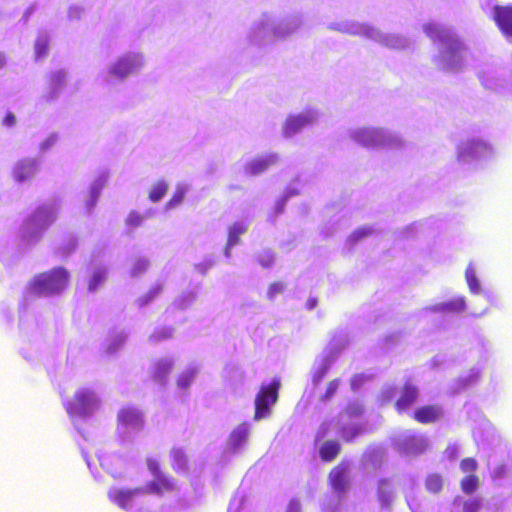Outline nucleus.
<instances>
[{
  "instance_id": "1",
  "label": "nucleus",
  "mask_w": 512,
  "mask_h": 512,
  "mask_svg": "<svg viewBox=\"0 0 512 512\" xmlns=\"http://www.w3.org/2000/svg\"><path fill=\"white\" fill-rule=\"evenodd\" d=\"M69 281V271L58 266L36 274L29 283V289L35 295H55L63 292Z\"/></svg>"
},
{
  "instance_id": "2",
  "label": "nucleus",
  "mask_w": 512,
  "mask_h": 512,
  "mask_svg": "<svg viewBox=\"0 0 512 512\" xmlns=\"http://www.w3.org/2000/svg\"><path fill=\"white\" fill-rule=\"evenodd\" d=\"M280 381L274 379L270 384L260 387L255 397L254 419L261 420L268 417L271 413L270 407L278 400Z\"/></svg>"
},
{
  "instance_id": "3",
  "label": "nucleus",
  "mask_w": 512,
  "mask_h": 512,
  "mask_svg": "<svg viewBox=\"0 0 512 512\" xmlns=\"http://www.w3.org/2000/svg\"><path fill=\"white\" fill-rule=\"evenodd\" d=\"M328 484L338 494H344L349 488V462L341 460L328 473Z\"/></svg>"
},
{
  "instance_id": "4",
  "label": "nucleus",
  "mask_w": 512,
  "mask_h": 512,
  "mask_svg": "<svg viewBox=\"0 0 512 512\" xmlns=\"http://www.w3.org/2000/svg\"><path fill=\"white\" fill-rule=\"evenodd\" d=\"M443 417V407L438 403L421 405L411 414V418L415 422L423 425L438 423Z\"/></svg>"
},
{
  "instance_id": "5",
  "label": "nucleus",
  "mask_w": 512,
  "mask_h": 512,
  "mask_svg": "<svg viewBox=\"0 0 512 512\" xmlns=\"http://www.w3.org/2000/svg\"><path fill=\"white\" fill-rule=\"evenodd\" d=\"M93 401V393L89 390H78L73 399L66 405V410L71 417L87 415L91 403Z\"/></svg>"
},
{
  "instance_id": "6",
  "label": "nucleus",
  "mask_w": 512,
  "mask_h": 512,
  "mask_svg": "<svg viewBox=\"0 0 512 512\" xmlns=\"http://www.w3.org/2000/svg\"><path fill=\"white\" fill-rule=\"evenodd\" d=\"M143 65L144 61L140 55H125L118 59L110 73L116 77L124 78L136 72Z\"/></svg>"
},
{
  "instance_id": "7",
  "label": "nucleus",
  "mask_w": 512,
  "mask_h": 512,
  "mask_svg": "<svg viewBox=\"0 0 512 512\" xmlns=\"http://www.w3.org/2000/svg\"><path fill=\"white\" fill-rule=\"evenodd\" d=\"M492 19L506 38H512V4L495 5Z\"/></svg>"
},
{
  "instance_id": "8",
  "label": "nucleus",
  "mask_w": 512,
  "mask_h": 512,
  "mask_svg": "<svg viewBox=\"0 0 512 512\" xmlns=\"http://www.w3.org/2000/svg\"><path fill=\"white\" fill-rule=\"evenodd\" d=\"M176 490V484L172 477L167 475H161L153 478V480L147 482L143 492L153 494L157 496H163L167 493H172Z\"/></svg>"
},
{
  "instance_id": "9",
  "label": "nucleus",
  "mask_w": 512,
  "mask_h": 512,
  "mask_svg": "<svg viewBox=\"0 0 512 512\" xmlns=\"http://www.w3.org/2000/svg\"><path fill=\"white\" fill-rule=\"evenodd\" d=\"M419 396L420 391L418 387L406 382L401 389L399 398L395 402V409L398 413L406 412L418 401Z\"/></svg>"
},
{
  "instance_id": "10",
  "label": "nucleus",
  "mask_w": 512,
  "mask_h": 512,
  "mask_svg": "<svg viewBox=\"0 0 512 512\" xmlns=\"http://www.w3.org/2000/svg\"><path fill=\"white\" fill-rule=\"evenodd\" d=\"M143 492V488L135 489H117L113 488L108 491V498L122 509H129L132 506L136 495Z\"/></svg>"
},
{
  "instance_id": "11",
  "label": "nucleus",
  "mask_w": 512,
  "mask_h": 512,
  "mask_svg": "<svg viewBox=\"0 0 512 512\" xmlns=\"http://www.w3.org/2000/svg\"><path fill=\"white\" fill-rule=\"evenodd\" d=\"M38 171V162L36 159H22L16 163L13 168V178L22 183L31 180Z\"/></svg>"
},
{
  "instance_id": "12",
  "label": "nucleus",
  "mask_w": 512,
  "mask_h": 512,
  "mask_svg": "<svg viewBox=\"0 0 512 512\" xmlns=\"http://www.w3.org/2000/svg\"><path fill=\"white\" fill-rule=\"evenodd\" d=\"M313 120L314 117L310 114H298L289 116L283 125V133L285 136H292L303 129L305 126L311 124Z\"/></svg>"
},
{
  "instance_id": "13",
  "label": "nucleus",
  "mask_w": 512,
  "mask_h": 512,
  "mask_svg": "<svg viewBox=\"0 0 512 512\" xmlns=\"http://www.w3.org/2000/svg\"><path fill=\"white\" fill-rule=\"evenodd\" d=\"M424 32L433 41H438L443 44H457L458 40L454 35L447 29L435 23H428L424 25Z\"/></svg>"
},
{
  "instance_id": "14",
  "label": "nucleus",
  "mask_w": 512,
  "mask_h": 512,
  "mask_svg": "<svg viewBox=\"0 0 512 512\" xmlns=\"http://www.w3.org/2000/svg\"><path fill=\"white\" fill-rule=\"evenodd\" d=\"M118 421L123 426L141 429L144 425L142 413L136 408L124 407L118 412Z\"/></svg>"
},
{
  "instance_id": "15",
  "label": "nucleus",
  "mask_w": 512,
  "mask_h": 512,
  "mask_svg": "<svg viewBox=\"0 0 512 512\" xmlns=\"http://www.w3.org/2000/svg\"><path fill=\"white\" fill-rule=\"evenodd\" d=\"M278 161L279 157L277 154H268L251 161L247 166V170L251 175H258L269 167L276 165Z\"/></svg>"
},
{
  "instance_id": "16",
  "label": "nucleus",
  "mask_w": 512,
  "mask_h": 512,
  "mask_svg": "<svg viewBox=\"0 0 512 512\" xmlns=\"http://www.w3.org/2000/svg\"><path fill=\"white\" fill-rule=\"evenodd\" d=\"M249 437V427L246 423L239 424L229 435L228 445L233 451L241 448Z\"/></svg>"
},
{
  "instance_id": "17",
  "label": "nucleus",
  "mask_w": 512,
  "mask_h": 512,
  "mask_svg": "<svg viewBox=\"0 0 512 512\" xmlns=\"http://www.w3.org/2000/svg\"><path fill=\"white\" fill-rule=\"evenodd\" d=\"M341 450L339 442L333 439L327 440L321 445L319 456L323 462L330 463L339 456Z\"/></svg>"
},
{
  "instance_id": "18",
  "label": "nucleus",
  "mask_w": 512,
  "mask_h": 512,
  "mask_svg": "<svg viewBox=\"0 0 512 512\" xmlns=\"http://www.w3.org/2000/svg\"><path fill=\"white\" fill-rule=\"evenodd\" d=\"M66 84V73L63 70L51 72L46 79L49 94L53 97L58 94Z\"/></svg>"
},
{
  "instance_id": "19",
  "label": "nucleus",
  "mask_w": 512,
  "mask_h": 512,
  "mask_svg": "<svg viewBox=\"0 0 512 512\" xmlns=\"http://www.w3.org/2000/svg\"><path fill=\"white\" fill-rule=\"evenodd\" d=\"M247 226L241 222L233 223L228 229V239L226 244V255H229V250L240 242V237L246 233Z\"/></svg>"
},
{
  "instance_id": "20",
  "label": "nucleus",
  "mask_w": 512,
  "mask_h": 512,
  "mask_svg": "<svg viewBox=\"0 0 512 512\" xmlns=\"http://www.w3.org/2000/svg\"><path fill=\"white\" fill-rule=\"evenodd\" d=\"M33 219L38 223L48 225L56 219V211L52 206H39L33 214Z\"/></svg>"
},
{
  "instance_id": "21",
  "label": "nucleus",
  "mask_w": 512,
  "mask_h": 512,
  "mask_svg": "<svg viewBox=\"0 0 512 512\" xmlns=\"http://www.w3.org/2000/svg\"><path fill=\"white\" fill-rule=\"evenodd\" d=\"M171 456V466L174 471H184L187 469V456L183 449L181 448H172L170 451Z\"/></svg>"
},
{
  "instance_id": "22",
  "label": "nucleus",
  "mask_w": 512,
  "mask_h": 512,
  "mask_svg": "<svg viewBox=\"0 0 512 512\" xmlns=\"http://www.w3.org/2000/svg\"><path fill=\"white\" fill-rule=\"evenodd\" d=\"M163 289L164 285L162 283L152 285L146 293L138 298V304L140 306L149 304L163 292Z\"/></svg>"
},
{
  "instance_id": "23",
  "label": "nucleus",
  "mask_w": 512,
  "mask_h": 512,
  "mask_svg": "<svg viewBox=\"0 0 512 512\" xmlns=\"http://www.w3.org/2000/svg\"><path fill=\"white\" fill-rule=\"evenodd\" d=\"M169 185L164 180L157 181L149 192V199L156 203L159 202L168 192Z\"/></svg>"
},
{
  "instance_id": "24",
  "label": "nucleus",
  "mask_w": 512,
  "mask_h": 512,
  "mask_svg": "<svg viewBox=\"0 0 512 512\" xmlns=\"http://www.w3.org/2000/svg\"><path fill=\"white\" fill-rule=\"evenodd\" d=\"M50 47L49 38L47 35H39L36 38L34 51L36 59L45 58L48 55Z\"/></svg>"
},
{
  "instance_id": "25",
  "label": "nucleus",
  "mask_w": 512,
  "mask_h": 512,
  "mask_svg": "<svg viewBox=\"0 0 512 512\" xmlns=\"http://www.w3.org/2000/svg\"><path fill=\"white\" fill-rule=\"evenodd\" d=\"M460 487L463 493L467 495L473 494L479 487V478L475 474L465 476L461 482Z\"/></svg>"
},
{
  "instance_id": "26",
  "label": "nucleus",
  "mask_w": 512,
  "mask_h": 512,
  "mask_svg": "<svg viewBox=\"0 0 512 512\" xmlns=\"http://www.w3.org/2000/svg\"><path fill=\"white\" fill-rule=\"evenodd\" d=\"M426 489L433 494H438L443 489V478L439 474H430L425 480Z\"/></svg>"
},
{
  "instance_id": "27",
  "label": "nucleus",
  "mask_w": 512,
  "mask_h": 512,
  "mask_svg": "<svg viewBox=\"0 0 512 512\" xmlns=\"http://www.w3.org/2000/svg\"><path fill=\"white\" fill-rule=\"evenodd\" d=\"M107 273L104 268H98L96 269L89 282H88V290L89 291H95L97 290L106 280Z\"/></svg>"
},
{
  "instance_id": "28",
  "label": "nucleus",
  "mask_w": 512,
  "mask_h": 512,
  "mask_svg": "<svg viewBox=\"0 0 512 512\" xmlns=\"http://www.w3.org/2000/svg\"><path fill=\"white\" fill-rule=\"evenodd\" d=\"M362 433V428L359 425L343 426L340 429L341 439L346 443H351L354 439Z\"/></svg>"
},
{
  "instance_id": "29",
  "label": "nucleus",
  "mask_w": 512,
  "mask_h": 512,
  "mask_svg": "<svg viewBox=\"0 0 512 512\" xmlns=\"http://www.w3.org/2000/svg\"><path fill=\"white\" fill-rule=\"evenodd\" d=\"M465 278L471 292L477 294L480 291V283L473 269L467 268L465 271Z\"/></svg>"
},
{
  "instance_id": "30",
  "label": "nucleus",
  "mask_w": 512,
  "mask_h": 512,
  "mask_svg": "<svg viewBox=\"0 0 512 512\" xmlns=\"http://www.w3.org/2000/svg\"><path fill=\"white\" fill-rule=\"evenodd\" d=\"M172 362L170 361H159L154 367V377L157 379H163L165 375L171 370Z\"/></svg>"
},
{
  "instance_id": "31",
  "label": "nucleus",
  "mask_w": 512,
  "mask_h": 512,
  "mask_svg": "<svg viewBox=\"0 0 512 512\" xmlns=\"http://www.w3.org/2000/svg\"><path fill=\"white\" fill-rule=\"evenodd\" d=\"M478 468L477 461L472 457H467L461 460L460 462V469L463 473H470L474 474Z\"/></svg>"
},
{
  "instance_id": "32",
  "label": "nucleus",
  "mask_w": 512,
  "mask_h": 512,
  "mask_svg": "<svg viewBox=\"0 0 512 512\" xmlns=\"http://www.w3.org/2000/svg\"><path fill=\"white\" fill-rule=\"evenodd\" d=\"M339 385H340V380L339 379L331 380L327 384L326 390H325L324 394L321 396V400L322 401H327L330 398H332L336 394V392H337V390L339 388Z\"/></svg>"
},
{
  "instance_id": "33",
  "label": "nucleus",
  "mask_w": 512,
  "mask_h": 512,
  "mask_svg": "<svg viewBox=\"0 0 512 512\" xmlns=\"http://www.w3.org/2000/svg\"><path fill=\"white\" fill-rule=\"evenodd\" d=\"M330 368L329 363H324L321 366H319L317 369L313 371L312 374V381L314 384L320 383L324 377L327 375Z\"/></svg>"
},
{
  "instance_id": "34",
  "label": "nucleus",
  "mask_w": 512,
  "mask_h": 512,
  "mask_svg": "<svg viewBox=\"0 0 512 512\" xmlns=\"http://www.w3.org/2000/svg\"><path fill=\"white\" fill-rule=\"evenodd\" d=\"M172 335H173L172 328H160V329L155 330L151 334L150 338L152 341L158 342V341H161L164 339L171 338Z\"/></svg>"
},
{
  "instance_id": "35",
  "label": "nucleus",
  "mask_w": 512,
  "mask_h": 512,
  "mask_svg": "<svg viewBox=\"0 0 512 512\" xmlns=\"http://www.w3.org/2000/svg\"><path fill=\"white\" fill-rule=\"evenodd\" d=\"M185 197V191L183 189H178L174 192L171 199L166 203V207L171 209L181 204Z\"/></svg>"
},
{
  "instance_id": "36",
  "label": "nucleus",
  "mask_w": 512,
  "mask_h": 512,
  "mask_svg": "<svg viewBox=\"0 0 512 512\" xmlns=\"http://www.w3.org/2000/svg\"><path fill=\"white\" fill-rule=\"evenodd\" d=\"M146 465L150 472V474L155 478L161 475H164V473L161 472L160 464L159 462L154 458H147L146 459Z\"/></svg>"
},
{
  "instance_id": "37",
  "label": "nucleus",
  "mask_w": 512,
  "mask_h": 512,
  "mask_svg": "<svg viewBox=\"0 0 512 512\" xmlns=\"http://www.w3.org/2000/svg\"><path fill=\"white\" fill-rule=\"evenodd\" d=\"M144 216L138 212L132 211L126 219V224L130 227H138L142 224Z\"/></svg>"
},
{
  "instance_id": "38",
  "label": "nucleus",
  "mask_w": 512,
  "mask_h": 512,
  "mask_svg": "<svg viewBox=\"0 0 512 512\" xmlns=\"http://www.w3.org/2000/svg\"><path fill=\"white\" fill-rule=\"evenodd\" d=\"M285 289V285L282 282H273L270 284L267 295L270 299H273L278 294L282 293Z\"/></svg>"
},
{
  "instance_id": "39",
  "label": "nucleus",
  "mask_w": 512,
  "mask_h": 512,
  "mask_svg": "<svg viewBox=\"0 0 512 512\" xmlns=\"http://www.w3.org/2000/svg\"><path fill=\"white\" fill-rule=\"evenodd\" d=\"M363 413L362 405L358 403H350L345 409V414L348 417L360 416Z\"/></svg>"
},
{
  "instance_id": "40",
  "label": "nucleus",
  "mask_w": 512,
  "mask_h": 512,
  "mask_svg": "<svg viewBox=\"0 0 512 512\" xmlns=\"http://www.w3.org/2000/svg\"><path fill=\"white\" fill-rule=\"evenodd\" d=\"M481 508V502L478 499L468 500L463 505L464 512H478Z\"/></svg>"
},
{
  "instance_id": "41",
  "label": "nucleus",
  "mask_w": 512,
  "mask_h": 512,
  "mask_svg": "<svg viewBox=\"0 0 512 512\" xmlns=\"http://www.w3.org/2000/svg\"><path fill=\"white\" fill-rule=\"evenodd\" d=\"M506 473H507L506 465L501 464L494 469V471L492 473V478L500 479V478L504 477L506 475Z\"/></svg>"
},
{
  "instance_id": "42",
  "label": "nucleus",
  "mask_w": 512,
  "mask_h": 512,
  "mask_svg": "<svg viewBox=\"0 0 512 512\" xmlns=\"http://www.w3.org/2000/svg\"><path fill=\"white\" fill-rule=\"evenodd\" d=\"M2 124L6 127H12L16 124V117L12 112H7L2 120Z\"/></svg>"
},
{
  "instance_id": "43",
  "label": "nucleus",
  "mask_w": 512,
  "mask_h": 512,
  "mask_svg": "<svg viewBox=\"0 0 512 512\" xmlns=\"http://www.w3.org/2000/svg\"><path fill=\"white\" fill-rule=\"evenodd\" d=\"M148 266H149L148 260H139L136 262V264L134 266V270L137 272H142V271H145Z\"/></svg>"
},
{
  "instance_id": "44",
  "label": "nucleus",
  "mask_w": 512,
  "mask_h": 512,
  "mask_svg": "<svg viewBox=\"0 0 512 512\" xmlns=\"http://www.w3.org/2000/svg\"><path fill=\"white\" fill-rule=\"evenodd\" d=\"M410 442H417L418 445H419V449L417 450L418 452H424L428 446L427 442L423 439H418L416 437H412L410 438L409 440Z\"/></svg>"
},
{
  "instance_id": "45",
  "label": "nucleus",
  "mask_w": 512,
  "mask_h": 512,
  "mask_svg": "<svg viewBox=\"0 0 512 512\" xmlns=\"http://www.w3.org/2000/svg\"><path fill=\"white\" fill-rule=\"evenodd\" d=\"M371 233L369 229H359L353 233V237L355 240H359L361 238H364L368 236Z\"/></svg>"
},
{
  "instance_id": "46",
  "label": "nucleus",
  "mask_w": 512,
  "mask_h": 512,
  "mask_svg": "<svg viewBox=\"0 0 512 512\" xmlns=\"http://www.w3.org/2000/svg\"><path fill=\"white\" fill-rule=\"evenodd\" d=\"M317 305H318V300L315 297L308 298V300L306 301V304H305V306L308 310H313L314 308H316Z\"/></svg>"
},
{
  "instance_id": "47",
  "label": "nucleus",
  "mask_w": 512,
  "mask_h": 512,
  "mask_svg": "<svg viewBox=\"0 0 512 512\" xmlns=\"http://www.w3.org/2000/svg\"><path fill=\"white\" fill-rule=\"evenodd\" d=\"M456 306H457V310L459 311H462L465 309V302L463 299L459 300L457 303H456Z\"/></svg>"
},
{
  "instance_id": "48",
  "label": "nucleus",
  "mask_w": 512,
  "mask_h": 512,
  "mask_svg": "<svg viewBox=\"0 0 512 512\" xmlns=\"http://www.w3.org/2000/svg\"><path fill=\"white\" fill-rule=\"evenodd\" d=\"M260 263L263 267H269L272 263V258L269 257L267 260H261Z\"/></svg>"
},
{
  "instance_id": "49",
  "label": "nucleus",
  "mask_w": 512,
  "mask_h": 512,
  "mask_svg": "<svg viewBox=\"0 0 512 512\" xmlns=\"http://www.w3.org/2000/svg\"><path fill=\"white\" fill-rule=\"evenodd\" d=\"M6 64L5 56L3 53H0V69H2Z\"/></svg>"
},
{
  "instance_id": "50",
  "label": "nucleus",
  "mask_w": 512,
  "mask_h": 512,
  "mask_svg": "<svg viewBox=\"0 0 512 512\" xmlns=\"http://www.w3.org/2000/svg\"><path fill=\"white\" fill-rule=\"evenodd\" d=\"M380 484L381 485H386V484H388V480L387 479H382V480H380Z\"/></svg>"
},
{
  "instance_id": "51",
  "label": "nucleus",
  "mask_w": 512,
  "mask_h": 512,
  "mask_svg": "<svg viewBox=\"0 0 512 512\" xmlns=\"http://www.w3.org/2000/svg\"><path fill=\"white\" fill-rule=\"evenodd\" d=\"M370 134H375L376 135V134H378V132L373 131V132H370Z\"/></svg>"
}]
</instances>
